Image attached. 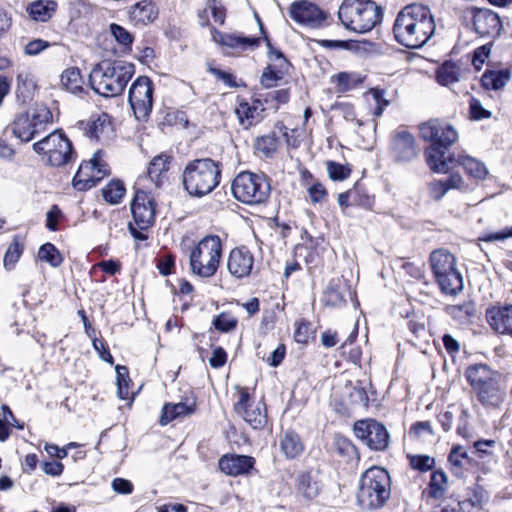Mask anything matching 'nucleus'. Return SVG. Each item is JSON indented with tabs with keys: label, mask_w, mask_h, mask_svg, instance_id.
I'll use <instances>...</instances> for the list:
<instances>
[{
	"label": "nucleus",
	"mask_w": 512,
	"mask_h": 512,
	"mask_svg": "<svg viewBox=\"0 0 512 512\" xmlns=\"http://www.w3.org/2000/svg\"><path fill=\"white\" fill-rule=\"evenodd\" d=\"M435 28L434 18L428 7L410 4L398 13L393 32L398 43L416 49L427 43Z\"/></svg>",
	"instance_id": "obj_1"
},
{
	"label": "nucleus",
	"mask_w": 512,
	"mask_h": 512,
	"mask_svg": "<svg viewBox=\"0 0 512 512\" xmlns=\"http://www.w3.org/2000/svg\"><path fill=\"white\" fill-rule=\"evenodd\" d=\"M465 378L485 409H498L505 400L506 385L502 375L486 364L470 365Z\"/></svg>",
	"instance_id": "obj_2"
},
{
	"label": "nucleus",
	"mask_w": 512,
	"mask_h": 512,
	"mask_svg": "<svg viewBox=\"0 0 512 512\" xmlns=\"http://www.w3.org/2000/svg\"><path fill=\"white\" fill-rule=\"evenodd\" d=\"M135 73L132 63L103 60L96 64L89 75L91 88L104 97L120 95Z\"/></svg>",
	"instance_id": "obj_3"
},
{
	"label": "nucleus",
	"mask_w": 512,
	"mask_h": 512,
	"mask_svg": "<svg viewBox=\"0 0 512 512\" xmlns=\"http://www.w3.org/2000/svg\"><path fill=\"white\" fill-rule=\"evenodd\" d=\"M391 496V478L387 470L373 466L360 477L356 504L361 512L381 509Z\"/></svg>",
	"instance_id": "obj_4"
},
{
	"label": "nucleus",
	"mask_w": 512,
	"mask_h": 512,
	"mask_svg": "<svg viewBox=\"0 0 512 512\" xmlns=\"http://www.w3.org/2000/svg\"><path fill=\"white\" fill-rule=\"evenodd\" d=\"M221 172V165L218 162L210 158L195 159L183 170V187L190 196L203 197L220 184Z\"/></svg>",
	"instance_id": "obj_5"
},
{
	"label": "nucleus",
	"mask_w": 512,
	"mask_h": 512,
	"mask_svg": "<svg viewBox=\"0 0 512 512\" xmlns=\"http://www.w3.org/2000/svg\"><path fill=\"white\" fill-rule=\"evenodd\" d=\"M338 17L346 29L363 34L381 23L383 12L372 0H344L339 7Z\"/></svg>",
	"instance_id": "obj_6"
},
{
	"label": "nucleus",
	"mask_w": 512,
	"mask_h": 512,
	"mask_svg": "<svg viewBox=\"0 0 512 512\" xmlns=\"http://www.w3.org/2000/svg\"><path fill=\"white\" fill-rule=\"evenodd\" d=\"M222 256V242L219 236H206L190 253V268L201 278H210L218 270Z\"/></svg>",
	"instance_id": "obj_7"
},
{
	"label": "nucleus",
	"mask_w": 512,
	"mask_h": 512,
	"mask_svg": "<svg viewBox=\"0 0 512 512\" xmlns=\"http://www.w3.org/2000/svg\"><path fill=\"white\" fill-rule=\"evenodd\" d=\"M430 266L443 293L455 295L463 289V279L455 268L456 259L446 249H438L430 254Z\"/></svg>",
	"instance_id": "obj_8"
},
{
	"label": "nucleus",
	"mask_w": 512,
	"mask_h": 512,
	"mask_svg": "<svg viewBox=\"0 0 512 512\" xmlns=\"http://www.w3.org/2000/svg\"><path fill=\"white\" fill-rule=\"evenodd\" d=\"M33 150L53 167L67 165L75 158L71 141L60 131H54L34 143Z\"/></svg>",
	"instance_id": "obj_9"
},
{
	"label": "nucleus",
	"mask_w": 512,
	"mask_h": 512,
	"mask_svg": "<svg viewBox=\"0 0 512 512\" xmlns=\"http://www.w3.org/2000/svg\"><path fill=\"white\" fill-rule=\"evenodd\" d=\"M270 184L264 175L249 171L239 173L232 183L234 197L245 204H260L270 194Z\"/></svg>",
	"instance_id": "obj_10"
},
{
	"label": "nucleus",
	"mask_w": 512,
	"mask_h": 512,
	"mask_svg": "<svg viewBox=\"0 0 512 512\" xmlns=\"http://www.w3.org/2000/svg\"><path fill=\"white\" fill-rule=\"evenodd\" d=\"M52 120V113L44 105H36L25 113L19 114L12 123V134L21 142L31 141L37 134L45 131Z\"/></svg>",
	"instance_id": "obj_11"
},
{
	"label": "nucleus",
	"mask_w": 512,
	"mask_h": 512,
	"mask_svg": "<svg viewBox=\"0 0 512 512\" xmlns=\"http://www.w3.org/2000/svg\"><path fill=\"white\" fill-rule=\"evenodd\" d=\"M153 82L146 76L138 77L131 85L128 102L138 121H147L153 108Z\"/></svg>",
	"instance_id": "obj_12"
},
{
	"label": "nucleus",
	"mask_w": 512,
	"mask_h": 512,
	"mask_svg": "<svg viewBox=\"0 0 512 512\" xmlns=\"http://www.w3.org/2000/svg\"><path fill=\"white\" fill-rule=\"evenodd\" d=\"M108 165L103 160V153L97 150L92 158L83 161L73 178V186L79 191H86L95 186L105 176L109 175Z\"/></svg>",
	"instance_id": "obj_13"
},
{
	"label": "nucleus",
	"mask_w": 512,
	"mask_h": 512,
	"mask_svg": "<svg viewBox=\"0 0 512 512\" xmlns=\"http://www.w3.org/2000/svg\"><path fill=\"white\" fill-rule=\"evenodd\" d=\"M354 433L371 450L381 451L387 448L389 433L384 425L375 420H360L354 424Z\"/></svg>",
	"instance_id": "obj_14"
},
{
	"label": "nucleus",
	"mask_w": 512,
	"mask_h": 512,
	"mask_svg": "<svg viewBox=\"0 0 512 512\" xmlns=\"http://www.w3.org/2000/svg\"><path fill=\"white\" fill-rule=\"evenodd\" d=\"M420 135L431 144L442 145L449 148L458 140V132L446 121L431 119L420 125Z\"/></svg>",
	"instance_id": "obj_15"
},
{
	"label": "nucleus",
	"mask_w": 512,
	"mask_h": 512,
	"mask_svg": "<svg viewBox=\"0 0 512 512\" xmlns=\"http://www.w3.org/2000/svg\"><path fill=\"white\" fill-rule=\"evenodd\" d=\"M390 152L398 163L410 162L419 154L414 136L404 128H398L391 136Z\"/></svg>",
	"instance_id": "obj_16"
},
{
	"label": "nucleus",
	"mask_w": 512,
	"mask_h": 512,
	"mask_svg": "<svg viewBox=\"0 0 512 512\" xmlns=\"http://www.w3.org/2000/svg\"><path fill=\"white\" fill-rule=\"evenodd\" d=\"M130 208L134 224L140 230H146L154 223L156 215L155 201L147 192L137 191Z\"/></svg>",
	"instance_id": "obj_17"
},
{
	"label": "nucleus",
	"mask_w": 512,
	"mask_h": 512,
	"mask_svg": "<svg viewBox=\"0 0 512 512\" xmlns=\"http://www.w3.org/2000/svg\"><path fill=\"white\" fill-rule=\"evenodd\" d=\"M235 410L254 429L261 428L266 423L265 404L262 402L250 404V396L246 388L239 389Z\"/></svg>",
	"instance_id": "obj_18"
},
{
	"label": "nucleus",
	"mask_w": 512,
	"mask_h": 512,
	"mask_svg": "<svg viewBox=\"0 0 512 512\" xmlns=\"http://www.w3.org/2000/svg\"><path fill=\"white\" fill-rule=\"evenodd\" d=\"M290 17L297 23L309 27H319L325 21V13L307 0L295 1L289 8Z\"/></svg>",
	"instance_id": "obj_19"
},
{
	"label": "nucleus",
	"mask_w": 512,
	"mask_h": 512,
	"mask_svg": "<svg viewBox=\"0 0 512 512\" xmlns=\"http://www.w3.org/2000/svg\"><path fill=\"white\" fill-rule=\"evenodd\" d=\"M212 40L221 45L227 53H240L247 49H254L260 43L258 37H247L241 33H222L217 30L212 31Z\"/></svg>",
	"instance_id": "obj_20"
},
{
	"label": "nucleus",
	"mask_w": 512,
	"mask_h": 512,
	"mask_svg": "<svg viewBox=\"0 0 512 512\" xmlns=\"http://www.w3.org/2000/svg\"><path fill=\"white\" fill-rule=\"evenodd\" d=\"M448 149L437 144H431L426 148L424 153L426 163L433 172L446 174L457 165V156L449 153Z\"/></svg>",
	"instance_id": "obj_21"
},
{
	"label": "nucleus",
	"mask_w": 512,
	"mask_h": 512,
	"mask_svg": "<svg viewBox=\"0 0 512 512\" xmlns=\"http://www.w3.org/2000/svg\"><path fill=\"white\" fill-rule=\"evenodd\" d=\"M486 321L500 335L512 337V304L494 305L486 310Z\"/></svg>",
	"instance_id": "obj_22"
},
{
	"label": "nucleus",
	"mask_w": 512,
	"mask_h": 512,
	"mask_svg": "<svg viewBox=\"0 0 512 512\" xmlns=\"http://www.w3.org/2000/svg\"><path fill=\"white\" fill-rule=\"evenodd\" d=\"M254 266V255L245 246L232 249L227 260L229 273L238 279L248 277Z\"/></svg>",
	"instance_id": "obj_23"
},
{
	"label": "nucleus",
	"mask_w": 512,
	"mask_h": 512,
	"mask_svg": "<svg viewBox=\"0 0 512 512\" xmlns=\"http://www.w3.org/2000/svg\"><path fill=\"white\" fill-rule=\"evenodd\" d=\"M254 465L255 459L248 455L226 454L218 461L221 472L232 477L249 474Z\"/></svg>",
	"instance_id": "obj_24"
},
{
	"label": "nucleus",
	"mask_w": 512,
	"mask_h": 512,
	"mask_svg": "<svg viewBox=\"0 0 512 512\" xmlns=\"http://www.w3.org/2000/svg\"><path fill=\"white\" fill-rule=\"evenodd\" d=\"M473 24L476 32L482 37H494L502 28L500 17L489 9H477L473 14Z\"/></svg>",
	"instance_id": "obj_25"
},
{
	"label": "nucleus",
	"mask_w": 512,
	"mask_h": 512,
	"mask_svg": "<svg viewBox=\"0 0 512 512\" xmlns=\"http://www.w3.org/2000/svg\"><path fill=\"white\" fill-rule=\"evenodd\" d=\"M295 490L297 495L307 501L315 499L322 490L318 474L313 471L298 472L295 478Z\"/></svg>",
	"instance_id": "obj_26"
},
{
	"label": "nucleus",
	"mask_w": 512,
	"mask_h": 512,
	"mask_svg": "<svg viewBox=\"0 0 512 512\" xmlns=\"http://www.w3.org/2000/svg\"><path fill=\"white\" fill-rule=\"evenodd\" d=\"M462 78L460 66L452 61H446L436 70V81L441 86L447 87L455 94L466 93L464 89L456 90V86Z\"/></svg>",
	"instance_id": "obj_27"
},
{
	"label": "nucleus",
	"mask_w": 512,
	"mask_h": 512,
	"mask_svg": "<svg viewBox=\"0 0 512 512\" xmlns=\"http://www.w3.org/2000/svg\"><path fill=\"white\" fill-rule=\"evenodd\" d=\"M264 109L263 104L259 100H254L252 103L241 100L235 109V113L240 124L245 128H249L255 120L260 118V114Z\"/></svg>",
	"instance_id": "obj_28"
},
{
	"label": "nucleus",
	"mask_w": 512,
	"mask_h": 512,
	"mask_svg": "<svg viewBox=\"0 0 512 512\" xmlns=\"http://www.w3.org/2000/svg\"><path fill=\"white\" fill-rule=\"evenodd\" d=\"M271 60H275L276 64H270L261 77V83L266 87L273 86L274 82L282 78L283 72L288 68V62L281 52H270Z\"/></svg>",
	"instance_id": "obj_29"
},
{
	"label": "nucleus",
	"mask_w": 512,
	"mask_h": 512,
	"mask_svg": "<svg viewBox=\"0 0 512 512\" xmlns=\"http://www.w3.org/2000/svg\"><path fill=\"white\" fill-rule=\"evenodd\" d=\"M279 447L287 459H295L304 451V444L300 436L293 431H286L280 436Z\"/></svg>",
	"instance_id": "obj_30"
},
{
	"label": "nucleus",
	"mask_w": 512,
	"mask_h": 512,
	"mask_svg": "<svg viewBox=\"0 0 512 512\" xmlns=\"http://www.w3.org/2000/svg\"><path fill=\"white\" fill-rule=\"evenodd\" d=\"M57 6L54 0H36L27 6L26 11L32 20L46 22L55 14Z\"/></svg>",
	"instance_id": "obj_31"
},
{
	"label": "nucleus",
	"mask_w": 512,
	"mask_h": 512,
	"mask_svg": "<svg viewBox=\"0 0 512 512\" xmlns=\"http://www.w3.org/2000/svg\"><path fill=\"white\" fill-rule=\"evenodd\" d=\"M457 165L462 166L466 174L478 181H483L487 178L489 171L486 165L469 155L458 154Z\"/></svg>",
	"instance_id": "obj_32"
},
{
	"label": "nucleus",
	"mask_w": 512,
	"mask_h": 512,
	"mask_svg": "<svg viewBox=\"0 0 512 512\" xmlns=\"http://www.w3.org/2000/svg\"><path fill=\"white\" fill-rule=\"evenodd\" d=\"M195 410V403H187V402H179L176 404L167 403L164 405L162 409V414L160 418L161 425H167L173 420L183 418L185 416L191 415Z\"/></svg>",
	"instance_id": "obj_33"
},
{
	"label": "nucleus",
	"mask_w": 512,
	"mask_h": 512,
	"mask_svg": "<svg viewBox=\"0 0 512 512\" xmlns=\"http://www.w3.org/2000/svg\"><path fill=\"white\" fill-rule=\"evenodd\" d=\"M511 79V71L507 68L499 70H486L482 77V86L487 90H501Z\"/></svg>",
	"instance_id": "obj_34"
},
{
	"label": "nucleus",
	"mask_w": 512,
	"mask_h": 512,
	"mask_svg": "<svg viewBox=\"0 0 512 512\" xmlns=\"http://www.w3.org/2000/svg\"><path fill=\"white\" fill-rule=\"evenodd\" d=\"M130 14L133 20L146 24L156 19L158 11L151 1L142 0L132 6Z\"/></svg>",
	"instance_id": "obj_35"
},
{
	"label": "nucleus",
	"mask_w": 512,
	"mask_h": 512,
	"mask_svg": "<svg viewBox=\"0 0 512 512\" xmlns=\"http://www.w3.org/2000/svg\"><path fill=\"white\" fill-rule=\"evenodd\" d=\"M83 84L84 81L78 68L71 67L62 72L61 85L72 94H80L83 91Z\"/></svg>",
	"instance_id": "obj_36"
},
{
	"label": "nucleus",
	"mask_w": 512,
	"mask_h": 512,
	"mask_svg": "<svg viewBox=\"0 0 512 512\" xmlns=\"http://www.w3.org/2000/svg\"><path fill=\"white\" fill-rule=\"evenodd\" d=\"M448 489V477L442 470L431 473L430 483L427 488L428 496L434 499L442 498Z\"/></svg>",
	"instance_id": "obj_37"
},
{
	"label": "nucleus",
	"mask_w": 512,
	"mask_h": 512,
	"mask_svg": "<svg viewBox=\"0 0 512 512\" xmlns=\"http://www.w3.org/2000/svg\"><path fill=\"white\" fill-rule=\"evenodd\" d=\"M36 90V79L32 73L24 71L17 75V94L23 101L32 98Z\"/></svg>",
	"instance_id": "obj_38"
},
{
	"label": "nucleus",
	"mask_w": 512,
	"mask_h": 512,
	"mask_svg": "<svg viewBox=\"0 0 512 512\" xmlns=\"http://www.w3.org/2000/svg\"><path fill=\"white\" fill-rule=\"evenodd\" d=\"M446 313L459 323H467L475 315L476 309L473 302L467 301L462 304L449 305L445 308Z\"/></svg>",
	"instance_id": "obj_39"
},
{
	"label": "nucleus",
	"mask_w": 512,
	"mask_h": 512,
	"mask_svg": "<svg viewBox=\"0 0 512 512\" xmlns=\"http://www.w3.org/2000/svg\"><path fill=\"white\" fill-rule=\"evenodd\" d=\"M169 156L166 154H160L155 156L149 163L147 173L151 181L156 185L160 184L161 176L168 170Z\"/></svg>",
	"instance_id": "obj_40"
},
{
	"label": "nucleus",
	"mask_w": 512,
	"mask_h": 512,
	"mask_svg": "<svg viewBox=\"0 0 512 512\" xmlns=\"http://www.w3.org/2000/svg\"><path fill=\"white\" fill-rule=\"evenodd\" d=\"M125 191L126 189L121 181L113 180L102 189V195L106 202L115 205L121 201Z\"/></svg>",
	"instance_id": "obj_41"
},
{
	"label": "nucleus",
	"mask_w": 512,
	"mask_h": 512,
	"mask_svg": "<svg viewBox=\"0 0 512 512\" xmlns=\"http://www.w3.org/2000/svg\"><path fill=\"white\" fill-rule=\"evenodd\" d=\"M38 258L41 261L47 262L52 267H58L62 263L60 252L51 243H45L39 248Z\"/></svg>",
	"instance_id": "obj_42"
},
{
	"label": "nucleus",
	"mask_w": 512,
	"mask_h": 512,
	"mask_svg": "<svg viewBox=\"0 0 512 512\" xmlns=\"http://www.w3.org/2000/svg\"><path fill=\"white\" fill-rule=\"evenodd\" d=\"M212 323L216 330L222 333H227L235 329L237 325V318L231 313L222 312L214 318Z\"/></svg>",
	"instance_id": "obj_43"
},
{
	"label": "nucleus",
	"mask_w": 512,
	"mask_h": 512,
	"mask_svg": "<svg viewBox=\"0 0 512 512\" xmlns=\"http://www.w3.org/2000/svg\"><path fill=\"white\" fill-rule=\"evenodd\" d=\"M255 148L257 151L261 152L266 157L272 156L277 149L276 136L265 135L257 138Z\"/></svg>",
	"instance_id": "obj_44"
},
{
	"label": "nucleus",
	"mask_w": 512,
	"mask_h": 512,
	"mask_svg": "<svg viewBox=\"0 0 512 512\" xmlns=\"http://www.w3.org/2000/svg\"><path fill=\"white\" fill-rule=\"evenodd\" d=\"M323 301L326 305L331 307H340L345 303L342 293L334 283H330L326 288Z\"/></svg>",
	"instance_id": "obj_45"
},
{
	"label": "nucleus",
	"mask_w": 512,
	"mask_h": 512,
	"mask_svg": "<svg viewBox=\"0 0 512 512\" xmlns=\"http://www.w3.org/2000/svg\"><path fill=\"white\" fill-rule=\"evenodd\" d=\"M117 387H118V397L120 399H128L129 398V376L128 370L124 366H117Z\"/></svg>",
	"instance_id": "obj_46"
},
{
	"label": "nucleus",
	"mask_w": 512,
	"mask_h": 512,
	"mask_svg": "<svg viewBox=\"0 0 512 512\" xmlns=\"http://www.w3.org/2000/svg\"><path fill=\"white\" fill-rule=\"evenodd\" d=\"M23 252L22 246L17 240L12 241L4 255V266L7 269H12L15 263L19 260Z\"/></svg>",
	"instance_id": "obj_47"
},
{
	"label": "nucleus",
	"mask_w": 512,
	"mask_h": 512,
	"mask_svg": "<svg viewBox=\"0 0 512 512\" xmlns=\"http://www.w3.org/2000/svg\"><path fill=\"white\" fill-rule=\"evenodd\" d=\"M410 466L421 472L429 471L435 464L434 458L428 455H408Z\"/></svg>",
	"instance_id": "obj_48"
},
{
	"label": "nucleus",
	"mask_w": 512,
	"mask_h": 512,
	"mask_svg": "<svg viewBox=\"0 0 512 512\" xmlns=\"http://www.w3.org/2000/svg\"><path fill=\"white\" fill-rule=\"evenodd\" d=\"M327 171L332 180L343 181L350 176L351 169L343 164L333 161L327 163Z\"/></svg>",
	"instance_id": "obj_49"
},
{
	"label": "nucleus",
	"mask_w": 512,
	"mask_h": 512,
	"mask_svg": "<svg viewBox=\"0 0 512 512\" xmlns=\"http://www.w3.org/2000/svg\"><path fill=\"white\" fill-rule=\"evenodd\" d=\"M335 78L337 91L342 93L353 89L358 83L356 75L347 72H340L335 76Z\"/></svg>",
	"instance_id": "obj_50"
},
{
	"label": "nucleus",
	"mask_w": 512,
	"mask_h": 512,
	"mask_svg": "<svg viewBox=\"0 0 512 512\" xmlns=\"http://www.w3.org/2000/svg\"><path fill=\"white\" fill-rule=\"evenodd\" d=\"M110 32L115 38V40L123 45V46H130L133 42V36L132 34L126 30L124 27L118 25V24H111L110 25Z\"/></svg>",
	"instance_id": "obj_51"
},
{
	"label": "nucleus",
	"mask_w": 512,
	"mask_h": 512,
	"mask_svg": "<svg viewBox=\"0 0 512 512\" xmlns=\"http://www.w3.org/2000/svg\"><path fill=\"white\" fill-rule=\"evenodd\" d=\"M510 238H512V226L505 227L497 232L484 233L479 237V240L487 243H493L499 241L503 242Z\"/></svg>",
	"instance_id": "obj_52"
},
{
	"label": "nucleus",
	"mask_w": 512,
	"mask_h": 512,
	"mask_svg": "<svg viewBox=\"0 0 512 512\" xmlns=\"http://www.w3.org/2000/svg\"><path fill=\"white\" fill-rule=\"evenodd\" d=\"M369 95L374 102V115L379 117L382 115L384 109L389 105V101L384 98V93L379 89H371Z\"/></svg>",
	"instance_id": "obj_53"
},
{
	"label": "nucleus",
	"mask_w": 512,
	"mask_h": 512,
	"mask_svg": "<svg viewBox=\"0 0 512 512\" xmlns=\"http://www.w3.org/2000/svg\"><path fill=\"white\" fill-rule=\"evenodd\" d=\"M469 108L471 118L474 120L488 119L491 117V112L485 109L476 98H471Z\"/></svg>",
	"instance_id": "obj_54"
},
{
	"label": "nucleus",
	"mask_w": 512,
	"mask_h": 512,
	"mask_svg": "<svg viewBox=\"0 0 512 512\" xmlns=\"http://www.w3.org/2000/svg\"><path fill=\"white\" fill-rule=\"evenodd\" d=\"M50 45L51 44L48 41L42 39H34L25 45L24 53L29 56H36L50 47Z\"/></svg>",
	"instance_id": "obj_55"
},
{
	"label": "nucleus",
	"mask_w": 512,
	"mask_h": 512,
	"mask_svg": "<svg viewBox=\"0 0 512 512\" xmlns=\"http://www.w3.org/2000/svg\"><path fill=\"white\" fill-rule=\"evenodd\" d=\"M428 192L434 200L438 201L445 196L448 189L444 180H433L428 184Z\"/></svg>",
	"instance_id": "obj_56"
},
{
	"label": "nucleus",
	"mask_w": 512,
	"mask_h": 512,
	"mask_svg": "<svg viewBox=\"0 0 512 512\" xmlns=\"http://www.w3.org/2000/svg\"><path fill=\"white\" fill-rule=\"evenodd\" d=\"M308 194L312 203H322L327 198V191L321 183H314L308 188Z\"/></svg>",
	"instance_id": "obj_57"
},
{
	"label": "nucleus",
	"mask_w": 512,
	"mask_h": 512,
	"mask_svg": "<svg viewBox=\"0 0 512 512\" xmlns=\"http://www.w3.org/2000/svg\"><path fill=\"white\" fill-rule=\"evenodd\" d=\"M443 180L447 186L448 191L451 189H457L461 191L467 190L464 178L458 173L451 174L447 179Z\"/></svg>",
	"instance_id": "obj_58"
},
{
	"label": "nucleus",
	"mask_w": 512,
	"mask_h": 512,
	"mask_svg": "<svg viewBox=\"0 0 512 512\" xmlns=\"http://www.w3.org/2000/svg\"><path fill=\"white\" fill-rule=\"evenodd\" d=\"M490 52H491V49L486 45H483L474 51L472 63L476 69L481 68V66L484 64L486 59L489 57Z\"/></svg>",
	"instance_id": "obj_59"
},
{
	"label": "nucleus",
	"mask_w": 512,
	"mask_h": 512,
	"mask_svg": "<svg viewBox=\"0 0 512 512\" xmlns=\"http://www.w3.org/2000/svg\"><path fill=\"white\" fill-rule=\"evenodd\" d=\"M466 458L467 453L463 450L462 447L457 446L452 448L448 460L452 466L460 468L463 466V460Z\"/></svg>",
	"instance_id": "obj_60"
},
{
	"label": "nucleus",
	"mask_w": 512,
	"mask_h": 512,
	"mask_svg": "<svg viewBox=\"0 0 512 512\" xmlns=\"http://www.w3.org/2000/svg\"><path fill=\"white\" fill-rule=\"evenodd\" d=\"M487 493L482 487H475L473 490V495L469 496V499L466 501L467 505L471 504L472 506H481L484 502L487 501Z\"/></svg>",
	"instance_id": "obj_61"
},
{
	"label": "nucleus",
	"mask_w": 512,
	"mask_h": 512,
	"mask_svg": "<svg viewBox=\"0 0 512 512\" xmlns=\"http://www.w3.org/2000/svg\"><path fill=\"white\" fill-rule=\"evenodd\" d=\"M111 485L113 490L120 494H130L133 490L132 483L123 478L114 479Z\"/></svg>",
	"instance_id": "obj_62"
},
{
	"label": "nucleus",
	"mask_w": 512,
	"mask_h": 512,
	"mask_svg": "<svg viewBox=\"0 0 512 512\" xmlns=\"http://www.w3.org/2000/svg\"><path fill=\"white\" fill-rule=\"evenodd\" d=\"M309 325L304 321L296 323L294 338L298 343H306L309 337Z\"/></svg>",
	"instance_id": "obj_63"
},
{
	"label": "nucleus",
	"mask_w": 512,
	"mask_h": 512,
	"mask_svg": "<svg viewBox=\"0 0 512 512\" xmlns=\"http://www.w3.org/2000/svg\"><path fill=\"white\" fill-rule=\"evenodd\" d=\"M227 354L221 347H217L213 350L212 357L209 359V363L214 368L223 366L226 362Z\"/></svg>",
	"instance_id": "obj_64"
}]
</instances>
